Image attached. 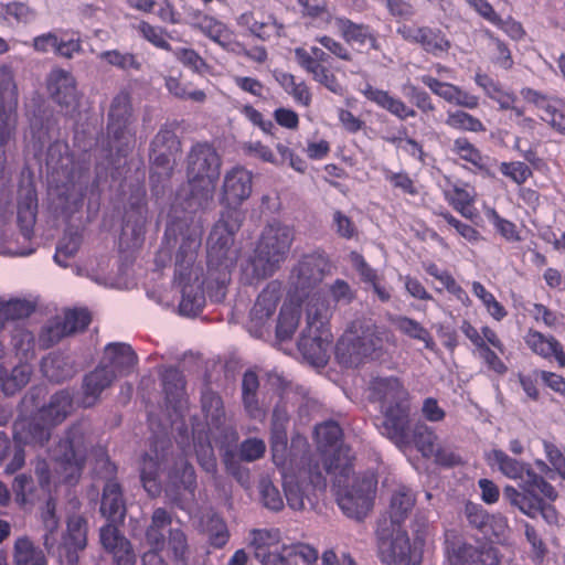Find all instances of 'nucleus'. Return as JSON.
<instances>
[{
    "label": "nucleus",
    "instance_id": "1",
    "mask_svg": "<svg viewBox=\"0 0 565 565\" xmlns=\"http://www.w3.org/2000/svg\"><path fill=\"white\" fill-rule=\"evenodd\" d=\"M369 399L377 403L382 419L379 433L398 447L414 445L425 458L435 454L437 435L430 426L417 422L412 428L411 394L397 376H376L369 384Z\"/></svg>",
    "mask_w": 565,
    "mask_h": 565
},
{
    "label": "nucleus",
    "instance_id": "2",
    "mask_svg": "<svg viewBox=\"0 0 565 565\" xmlns=\"http://www.w3.org/2000/svg\"><path fill=\"white\" fill-rule=\"evenodd\" d=\"M201 237L195 233H189L182 241L175 253L173 281L181 288L179 312L183 316L195 317L202 312L205 306V291L214 302H222L226 296L227 285L231 281L232 270L237 260L226 268L227 278L221 281V265L210 264V244L207 243L206 273L196 263Z\"/></svg>",
    "mask_w": 565,
    "mask_h": 565
},
{
    "label": "nucleus",
    "instance_id": "3",
    "mask_svg": "<svg viewBox=\"0 0 565 565\" xmlns=\"http://www.w3.org/2000/svg\"><path fill=\"white\" fill-rule=\"evenodd\" d=\"M253 192V173L243 166H235L227 170L218 195L222 206L220 218L210 232V264L223 266L221 281L227 278L228 266L238 259V250L233 247L236 233L245 220L242 205Z\"/></svg>",
    "mask_w": 565,
    "mask_h": 565
},
{
    "label": "nucleus",
    "instance_id": "4",
    "mask_svg": "<svg viewBox=\"0 0 565 565\" xmlns=\"http://www.w3.org/2000/svg\"><path fill=\"white\" fill-rule=\"evenodd\" d=\"M486 460L507 478L520 480L521 490L513 486L504 487L505 501L531 519L542 516L548 524L558 523V511L553 504L558 498V492L543 476L536 473L529 462L514 459L501 449L489 451Z\"/></svg>",
    "mask_w": 565,
    "mask_h": 565
},
{
    "label": "nucleus",
    "instance_id": "5",
    "mask_svg": "<svg viewBox=\"0 0 565 565\" xmlns=\"http://www.w3.org/2000/svg\"><path fill=\"white\" fill-rule=\"evenodd\" d=\"M270 448L274 463L281 470L282 487L288 507L294 511L313 509L326 492L327 479L317 460L291 471L287 467V428L270 427Z\"/></svg>",
    "mask_w": 565,
    "mask_h": 565
},
{
    "label": "nucleus",
    "instance_id": "6",
    "mask_svg": "<svg viewBox=\"0 0 565 565\" xmlns=\"http://www.w3.org/2000/svg\"><path fill=\"white\" fill-rule=\"evenodd\" d=\"M222 158L213 143L194 142L185 157V175L189 195L186 210L195 212L206 209L213 200L220 179Z\"/></svg>",
    "mask_w": 565,
    "mask_h": 565
},
{
    "label": "nucleus",
    "instance_id": "7",
    "mask_svg": "<svg viewBox=\"0 0 565 565\" xmlns=\"http://www.w3.org/2000/svg\"><path fill=\"white\" fill-rule=\"evenodd\" d=\"M393 333L370 320H354L335 344V358L345 367H356L365 359L383 355L384 343L393 341Z\"/></svg>",
    "mask_w": 565,
    "mask_h": 565
},
{
    "label": "nucleus",
    "instance_id": "8",
    "mask_svg": "<svg viewBox=\"0 0 565 565\" xmlns=\"http://www.w3.org/2000/svg\"><path fill=\"white\" fill-rule=\"evenodd\" d=\"M52 460L54 476L45 459H38L34 466L40 490L46 495L51 494L52 482L74 486L82 476L86 454L79 446V437H76L73 430H68L66 436L60 439L53 450Z\"/></svg>",
    "mask_w": 565,
    "mask_h": 565
},
{
    "label": "nucleus",
    "instance_id": "9",
    "mask_svg": "<svg viewBox=\"0 0 565 565\" xmlns=\"http://www.w3.org/2000/svg\"><path fill=\"white\" fill-rule=\"evenodd\" d=\"M295 234L292 225L276 218L264 226L250 258L256 277L266 278L279 269L290 253Z\"/></svg>",
    "mask_w": 565,
    "mask_h": 565
},
{
    "label": "nucleus",
    "instance_id": "10",
    "mask_svg": "<svg viewBox=\"0 0 565 565\" xmlns=\"http://www.w3.org/2000/svg\"><path fill=\"white\" fill-rule=\"evenodd\" d=\"M306 311L307 327L299 337L298 350L310 363L326 364L333 339L329 324L330 307L324 300L311 298L307 303Z\"/></svg>",
    "mask_w": 565,
    "mask_h": 565
},
{
    "label": "nucleus",
    "instance_id": "11",
    "mask_svg": "<svg viewBox=\"0 0 565 565\" xmlns=\"http://www.w3.org/2000/svg\"><path fill=\"white\" fill-rule=\"evenodd\" d=\"M317 449L322 455L323 468L328 475H333L340 484L341 479H348L353 472L352 449L343 445V430L334 420H327L315 427Z\"/></svg>",
    "mask_w": 565,
    "mask_h": 565
},
{
    "label": "nucleus",
    "instance_id": "12",
    "mask_svg": "<svg viewBox=\"0 0 565 565\" xmlns=\"http://www.w3.org/2000/svg\"><path fill=\"white\" fill-rule=\"evenodd\" d=\"M181 153L182 142L175 124H163L149 146L150 182L153 186L171 180Z\"/></svg>",
    "mask_w": 565,
    "mask_h": 565
},
{
    "label": "nucleus",
    "instance_id": "13",
    "mask_svg": "<svg viewBox=\"0 0 565 565\" xmlns=\"http://www.w3.org/2000/svg\"><path fill=\"white\" fill-rule=\"evenodd\" d=\"M379 559L385 565H418L420 556L412 550L408 534L387 518L380 519L375 531Z\"/></svg>",
    "mask_w": 565,
    "mask_h": 565
},
{
    "label": "nucleus",
    "instance_id": "14",
    "mask_svg": "<svg viewBox=\"0 0 565 565\" xmlns=\"http://www.w3.org/2000/svg\"><path fill=\"white\" fill-rule=\"evenodd\" d=\"M18 86L11 66H0V177L6 166V147L14 137L18 124Z\"/></svg>",
    "mask_w": 565,
    "mask_h": 565
},
{
    "label": "nucleus",
    "instance_id": "15",
    "mask_svg": "<svg viewBox=\"0 0 565 565\" xmlns=\"http://www.w3.org/2000/svg\"><path fill=\"white\" fill-rule=\"evenodd\" d=\"M196 488L194 467L184 456L178 455L167 471L166 495L172 503L183 509L186 502L194 500Z\"/></svg>",
    "mask_w": 565,
    "mask_h": 565
},
{
    "label": "nucleus",
    "instance_id": "16",
    "mask_svg": "<svg viewBox=\"0 0 565 565\" xmlns=\"http://www.w3.org/2000/svg\"><path fill=\"white\" fill-rule=\"evenodd\" d=\"M250 547L260 565H298L292 558L289 544H281L278 529H254L250 531Z\"/></svg>",
    "mask_w": 565,
    "mask_h": 565
},
{
    "label": "nucleus",
    "instance_id": "17",
    "mask_svg": "<svg viewBox=\"0 0 565 565\" xmlns=\"http://www.w3.org/2000/svg\"><path fill=\"white\" fill-rule=\"evenodd\" d=\"M375 492L376 482L371 478H356L350 488L338 490L337 503L348 518L362 521L373 507Z\"/></svg>",
    "mask_w": 565,
    "mask_h": 565
},
{
    "label": "nucleus",
    "instance_id": "18",
    "mask_svg": "<svg viewBox=\"0 0 565 565\" xmlns=\"http://www.w3.org/2000/svg\"><path fill=\"white\" fill-rule=\"evenodd\" d=\"M295 60L298 65L312 79L324 86L328 90L337 95H343L344 88L334 73L326 65L330 60V54L321 47L311 46L310 50L296 47L294 51Z\"/></svg>",
    "mask_w": 565,
    "mask_h": 565
},
{
    "label": "nucleus",
    "instance_id": "19",
    "mask_svg": "<svg viewBox=\"0 0 565 565\" xmlns=\"http://www.w3.org/2000/svg\"><path fill=\"white\" fill-rule=\"evenodd\" d=\"M398 35L408 43L419 45L426 53L440 56L451 47L446 34L438 28L415 24H402L396 29Z\"/></svg>",
    "mask_w": 565,
    "mask_h": 565
},
{
    "label": "nucleus",
    "instance_id": "20",
    "mask_svg": "<svg viewBox=\"0 0 565 565\" xmlns=\"http://www.w3.org/2000/svg\"><path fill=\"white\" fill-rule=\"evenodd\" d=\"M39 199L34 182L21 181L17 193V224L24 239L34 235L38 218Z\"/></svg>",
    "mask_w": 565,
    "mask_h": 565
},
{
    "label": "nucleus",
    "instance_id": "21",
    "mask_svg": "<svg viewBox=\"0 0 565 565\" xmlns=\"http://www.w3.org/2000/svg\"><path fill=\"white\" fill-rule=\"evenodd\" d=\"M237 25L246 29L253 36L262 41H270L286 35V28L274 13L262 10H249L239 14Z\"/></svg>",
    "mask_w": 565,
    "mask_h": 565
},
{
    "label": "nucleus",
    "instance_id": "22",
    "mask_svg": "<svg viewBox=\"0 0 565 565\" xmlns=\"http://www.w3.org/2000/svg\"><path fill=\"white\" fill-rule=\"evenodd\" d=\"M45 86L50 98L62 108L74 109L78 105L77 83L74 75L61 67H53Z\"/></svg>",
    "mask_w": 565,
    "mask_h": 565
},
{
    "label": "nucleus",
    "instance_id": "23",
    "mask_svg": "<svg viewBox=\"0 0 565 565\" xmlns=\"http://www.w3.org/2000/svg\"><path fill=\"white\" fill-rule=\"evenodd\" d=\"M87 521L84 516L74 514L67 519L66 532L63 535L62 545L57 547V558L67 565H76L78 552L87 545Z\"/></svg>",
    "mask_w": 565,
    "mask_h": 565
},
{
    "label": "nucleus",
    "instance_id": "24",
    "mask_svg": "<svg viewBox=\"0 0 565 565\" xmlns=\"http://www.w3.org/2000/svg\"><path fill=\"white\" fill-rule=\"evenodd\" d=\"M52 426L40 418V412L33 417H19L13 423V439L22 446L43 447L51 437Z\"/></svg>",
    "mask_w": 565,
    "mask_h": 565
},
{
    "label": "nucleus",
    "instance_id": "25",
    "mask_svg": "<svg viewBox=\"0 0 565 565\" xmlns=\"http://www.w3.org/2000/svg\"><path fill=\"white\" fill-rule=\"evenodd\" d=\"M333 21L339 35L348 45H367L371 50L375 51L380 49L376 32L371 25L356 23L343 15L334 17Z\"/></svg>",
    "mask_w": 565,
    "mask_h": 565
},
{
    "label": "nucleus",
    "instance_id": "26",
    "mask_svg": "<svg viewBox=\"0 0 565 565\" xmlns=\"http://www.w3.org/2000/svg\"><path fill=\"white\" fill-rule=\"evenodd\" d=\"M188 24L213 42L225 47L231 43V32L225 23L199 8L186 12Z\"/></svg>",
    "mask_w": 565,
    "mask_h": 565
},
{
    "label": "nucleus",
    "instance_id": "27",
    "mask_svg": "<svg viewBox=\"0 0 565 565\" xmlns=\"http://www.w3.org/2000/svg\"><path fill=\"white\" fill-rule=\"evenodd\" d=\"M282 297V285L278 280L269 281L258 294L249 311L250 322L262 328L275 315Z\"/></svg>",
    "mask_w": 565,
    "mask_h": 565
},
{
    "label": "nucleus",
    "instance_id": "28",
    "mask_svg": "<svg viewBox=\"0 0 565 565\" xmlns=\"http://www.w3.org/2000/svg\"><path fill=\"white\" fill-rule=\"evenodd\" d=\"M329 267V259L323 253L303 255L299 260L296 273L297 288L305 290L322 281Z\"/></svg>",
    "mask_w": 565,
    "mask_h": 565
},
{
    "label": "nucleus",
    "instance_id": "29",
    "mask_svg": "<svg viewBox=\"0 0 565 565\" xmlns=\"http://www.w3.org/2000/svg\"><path fill=\"white\" fill-rule=\"evenodd\" d=\"M100 543L103 547L113 555L115 565H135L136 555L131 543L113 524L100 529Z\"/></svg>",
    "mask_w": 565,
    "mask_h": 565
},
{
    "label": "nucleus",
    "instance_id": "30",
    "mask_svg": "<svg viewBox=\"0 0 565 565\" xmlns=\"http://www.w3.org/2000/svg\"><path fill=\"white\" fill-rule=\"evenodd\" d=\"M524 343L534 354L548 362H555L558 367H565V351L555 337L530 329L524 335Z\"/></svg>",
    "mask_w": 565,
    "mask_h": 565
},
{
    "label": "nucleus",
    "instance_id": "31",
    "mask_svg": "<svg viewBox=\"0 0 565 565\" xmlns=\"http://www.w3.org/2000/svg\"><path fill=\"white\" fill-rule=\"evenodd\" d=\"M361 93L369 102L386 110L399 120H406L417 116V111L413 107L408 106L399 97L392 95L388 90L366 84Z\"/></svg>",
    "mask_w": 565,
    "mask_h": 565
},
{
    "label": "nucleus",
    "instance_id": "32",
    "mask_svg": "<svg viewBox=\"0 0 565 565\" xmlns=\"http://www.w3.org/2000/svg\"><path fill=\"white\" fill-rule=\"evenodd\" d=\"M116 379V373L104 363H99L83 380V405L93 406Z\"/></svg>",
    "mask_w": 565,
    "mask_h": 565
},
{
    "label": "nucleus",
    "instance_id": "33",
    "mask_svg": "<svg viewBox=\"0 0 565 565\" xmlns=\"http://www.w3.org/2000/svg\"><path fill=\"white\" fill-rule=\"evenodd\" d=\"M446 184L447 188L443 191L445 200L463 217L471 218V207L477 196L475 186L463 181L452 182L449 178H446Z\"/></svg>",
    "mask_w": 565,
    "mask_h": 565
},
{
    "label": "nucleus",
    "instance_id": "34",
    "mask_svg": "<svg viewBox=\"0 0 565 565\" xmlns=\"http://www.w3.org/2000/svg\"><path fill=\"white\" fill-rule=\"evenodd\" d=\"M153 454L146 452L140 460V481L147 493L152 497H159L162 492V483L160 480V471L163 461L167 459L166 454H159L157 449Z\"/></svg>",
    "mask_w": 565,
    "mask_h": 565
},
{
    "label": "nucleus",
    "instance_id": "35",
    "mask_svg": "<svg viewBox=\"0 0 565 565\" xmlns=\"http://www.w3.org/2000/svg\"><path fill=\"white\" fill-rule=\"evenodd\" d=\"M105 354L108 360L106 365L115 371L116 377L130 374L138 363L136 352L127 343H109L105 348Z\"/></svg>",
    "mask_w": 565,
    "mask_h": 565
},
{
    "label": "nucleus",
    "instance_id": "36",
    "mask_svg": "<svg viewBox=\"0 0 565 565\" xmlns=\"http://www.w3.org/2000/svg\"><path fill=\"white\" fill-rule=\"evenodd\" d=\"M131 125L107 121V147L110 152L115 151L118 158L126 157L135 146L136 132Z\"/></svg>",
    "mask_w": 565,
    "mask_h": 565
},
{
    "label": "nucleus",
    "instance_id": "37",
    "mask_svg": "<svg viewBox=\"0 0 565 565\" xmlns=\"http://www.w3.org/2000/svg\"><path fill=\"white\" fill-rule=\"evenodd\" d=\"M102 514L110 521H122L126 513V505L120 484L114 480H108L103 490L100 502Z\"/></svg>",
    "mask_w": 565,
    "mask_h": 565
},
{
    "label": "nucleus",
    "instance_id": "38",
    "mask_svg": "<svg viewBox=\"0 0 565 565\" xmlns=\"http://www.w3.org/2000/svg\"><path fill=\"white\" fill-rule=\"evenodd\" d=\"M45 161L47 168L53 172H62L67 178L73 179L74 156L66 141L55 140L52 142L47 148Z\"/></svg>",
    "mask_w": 565,
    "mask_h": 565
},
{
    "label": "nucleus",
    "instance_id": "39",
    "mask_svg": "<svg viewBox=\"0 0 565 565\" xmlns=\"http://www.w3.org/2000/svg\"><path fill=\"white\" fill-rule=\"evenodd\" d=\"M162 385L167 403L174 409L182 408L186 402V381L183 373L177 367L167 369L162 375Z\"/></svg>",
    "mask_w": 565,
    "mask_h": 565
},
{
    "label": "nucleus",
    "instance_id": "40",
    "mask_svg": "<svg viewBox=\"0 0 565 565\" xmlns=\"http://www.w3.org/2000/svg\"><path fill=\"white\" fill-rule=\"evenodd\" d=\"M44 376L55 383H62L72 379L76 370L70 358L62 353H51L41 362Z\"/></svg>",
    "mask_w": 565,
    "mask_h": 565
},
{
    "label": "nucleus",
    "instance_id": "41",
    "mask_svg": "<svg viewBox=\"0 0 565 565\" xmlns=\"http://www.w3.org/2000/svg\"><path fill=\"white\" fill-rule=\"evenodd\" d=\"M73 398L68 391L62 390L52 395L50 403L43 406L40 412V418L53 427L62 423L72 412Z\"/></svg>",
    "mask_w": 565,
    "mask_h": 565
},
{
    "label": "nucleus",
    "instance_id": "42",
    "mask_svg": "<svg viewBox=\"0 0 565 565\" xmlns=\"http://www.w3.org/2000/svg\"><path fill=\"white\" fill-rule=\"evenodd\" d=\"M462 334L471 342L476 350L481 349L486 343L497 349L500 354L505 351L504 343L498 333L489 326H482L480 331L467 319H463L459 327Z\"/></svg>",
    "mask_w": 565,
    "mask_h": 565
},
{
    "label": "nucleus",
    "instance_id": "43",
    "mask_svg": "<svg viewBox=\"0 0 565 565\" xmlns=\"http://www.w3.org/2000/svg\"><path fill=\"white\" fill-rule=\"evenodd\" d=\"M390 321L402 334L422 341L429 351L435 350L436 342L431 333L419 321L407 316H393Z\"/></svg>",
    "mask_w": 565,
    "mask_h": 565
},
{
    "label": "nucleus",
    "instance_id": "44",
    "mask_svg": "<svg viewBox=\"0 0 565 565\" xmlns=\"http://www.w3.org/2000/svg\"><path fill=\"white\" fill-rule=\"evenodd\" d=\"M259 380L256 372L248 370L244 373L242 380V402L247 415L253 419H259L265 416V412L258 402Z\"/></svg>",
    "mask_w": 565,
    "mask_h": 565
},
{
    "label": "nucleus",
    "instance_id": "45",
    "mask_svg": "<svg viewBox=\"0 0 565 565\" xmlns=\"http://www.w3.org/2000/svg\"><path fill=\"white\" fill-rule=\"evenodd\" d=\"M475 546L460 540L456 534H446L444 554L447 565H473Z\"/></svg>",
    "mask_w": 565,
    "mask_h": 565
},
{
    "label": "nucleus",
    "instance_id": "46",
    "mask_svg": "<svg viewBox=\"0 0 565 565\" xmlns=\"http://www.w3.org/2000/svg\"><path fill=\"white\" fill-rule=\"evenodd\" d=\"M32 370L28 363H20L11 371L0 365V388L4 395L11 396L24 387L31 377Z\"/></svg>",
    "mask_w": 565,
    "mask_h": 565
},
{
    "label": "nucleus",
    "instance_id": "47",
    "mask_svg": "<svg viewBox=\"0 0 565 565\" xmlns=\"http://www.w3.org/2000/svg\"><path fill=\"white\" fill-rule=\"evenodd\" d=\"M172 523L171 514L164 508H157L151 515V522L146 529L145 537L150 547L164 548V531Z\"/></svg>",
    "mask_w": 565,
    "mask_h": 565
},
{
    "label": "nucleus",
    "instance_id": "48",
    "mask_svg": "<svg viewBox=\"0 0 565 565\" xmlns=\"http://www.w3.org/2000/svg\"><path fill=\"white\" fill-rule=\"evenodd\" d=\"M301 315L299 303L284 302L276 326V337L279 341H288L295 334Z\"/></svg>",
    "mask_w": 565,
    "mask_h": 565
},
{
    "label": "nucleus",
    "instance_id": "49",
    "mask_svg": "<svg viewBox=\"0 0 565 565\" xmlns=\"http://www.w3.org/2000/svg\"><path fill=\"white\" fill-rule=\"evenodd\" d=\"M415 502L413 491L407 487H399L391 499L388 522L401 525L413 510Z\"/></svg>",
    "mask_w": 565,
    "mask_h": 565
},
{
    "label": "nucleus",
    "instance_id": "50",
    "mask_svg": "<svg viewBox=\"0 0 565 565\" xmlns=\"http://www.w3.org/2000/svg\"><path fill=\"white\" fill-rule=\"evenodd\" d=\"M164 86L167 90L175 98L181 100H191L194 103H204L206 94L203 89L193 87L190 82L182 81V74H170L164 77Z\"/></svg>",
    "mask_w": 565,
    "mask_h": 565
},
{
    "label": "nucleus",
    "instance_id": "51",
    "mask_svg": "<svg viewBox=\"0 0 565 565\" xmlns=\"http://www.w3.org/2000/svg\"><path fill=\"white\" fill-rule=\"evenodd\" d=\"M14 565H47L43 551L36 547L30 537H18L13 546Z\"/></svg>",
    "mask_w": 565,
    "mask_h": 565
},
{
    "label": "nucleus",
    "instance_id": "52",
    "mask_svg": "<svg viewBox=\"0 0 565 565\" xmlns=\"http://www.w3.org/2000/svg\"><path fill=\"white\" fill-rule=\"evenodd\" d=\"M476 84L483 89L486 95L497 102L501 109L508 110L513 107L518 98L513 93L505 92L499 82L494 81L488 74L477 73L475 76Z\"/></svg>",
    "mask_w": 565,
    "mask_h": 565
},
{
    "label": "nucleus",
    "instance_id": "53",
    "mask_svg": "<svg viewBox=\"0 0 565 565\" xmlns=\"http://www.w3.org/2000/svg\"><path fill=\"white\" fill-rule=\"evenodd\" d=\"M277 82L285 92L292 97L297 105L309 107L312 103V94L303 79L298 81L297 77L287 72L276 76Z\"/></svg>",
    "mask_w": 565,
    "mask_h": 565
},
{
    "label": "nucleus",
    "instance_id": "54",
    "mask_svg": "<svg viewBox=\"0 0 565 565\" xmlns=\"http://www.w3.org/2000/svg\"><path fill=\"white\" fill-rule=\"evenodd\" d=\"M167 554L174 565H188L190 546L183 530L179 527L169 530Z\"/></svg>",
    "mask_w": 565,
    "mask_h": 565
},
{
    "label": "nucleus",
    "instance_id": "55",
    "mask_svg": "<svg viewBox=\"0 0 565 565\" xmlns=\"http://www.w3.org/2000/svg\"><path fill=\"white\" fill-rule=\"evenodd\" d=\"M83 242L82 233L76 228H66L60 239L54 254V260L62 267L67 266V260L74 257Z\"/></svg>",
    "mask_w": 565,
    "mask_h": 565
},
{
    "label": "nucleus",
    "instance_id": "56",
    "mask_svg": "<svg viewBox=\"0 0 565 565\" xmlns=\"http://www.w3.org/2000/svg\"><path fill=\"white\" fill-rule=\"evenodd\" d=\"M451 151L461 160L473 166L478 171L489 172L481 151L467 137L455 139Z\"/></svg>",
    "mask_w": 565,
    "mask_h": 565
},
{
    "label": "nucleus",
    "instance_id": "57",
    "mask_svg": "<svg viewBox=\"0 0 565 565\" xmlns=\"http://www.w3.org/2000/svg\"><path fill=\"white\" fill-rule=\"evenodd\" d=\"M107 121L134 122V107L131 94L122 89L116 94L110 103Z\"/></svg>",
    "mask_w": 565,
    "mask_h": 565
},
{
    "label": "nucleus",
    "instance_id": "58",
    "mask_svg": "<svg viewBox=\"0 0 565 565\" xmlns=\"http://www.w3.org/2000/svg\"><path fill=\"white\" fill-rule=\"evenodd\" d=\"M201 405L204 416L211 425L215 427L222 425L225 411L223 399L217 393L212 390L204 391L201 396Z\"/></svg>",
    "mask_w": 565,
    "mask_h": 565
},
{
    "label": "nucleus",
    "instance_id": "59",
    "mask_svg": "<svg viewBox=\"0 0 565 565\" xmlns=\"http://www.w3.org/2000/svg\"><path fill=\"white\" fill-rule=\"evenodd\" d=\"M34 311L32 302L22 299L0 301V329L9 320L25 319Z\"/></svg>",
    "mask_w": 565,
    "mask_h": 565
},
{
    "label": "nucleus",
    "instance_id": "60",
    "mask_svg": "<svg viewBox=\"0 0 565 565\" xmlns=\"http://www.w3.org/2000/svg\"><path fill=\"white\" fill-rule=\"evenodd\" d=\"M11 344L23 363L35 358V338L31 331L15 328L11 335Z\"/></svg>",
    "mask_w": 565,
    "mask_h": 565
},
{
    "label": "nucleus",
    "instance_id": "61",
    "mask_svg": "<svg viewBox=\"0 0 565 565\" xmlns=\"http://www.w3.org/2000/svg\"><path fill=\"white\" fill-rule=\"evenodd\" d=\"M61 318L68 337L84 332L92 322V315L87 308L65 309Z\"/></svg>",
    "mask_w": 565,
    "mask_h": 565
},
{
    "label": "nucleus",
    "instance_id": "62",
    "mask_svg": "<svg viewBox=\"0 0 565 565\" xmlns=\"http://www.w3.org/2000/svg\"><path fill=\"white\" fill-rule=\"evenodd\" d=\"M445 124L452 129L461 131H486V126L479 118L463 110L448 111Z\"/></svg>",
    "mask_w": 565,
    "mask_h": 565
},
{
    "label": "nucleus",
    "instance_id": "63",
    "mask_svg": "<svg viewBox=\"0 0 565 565\" xmlns=\"http://www.w3.org/2000/svg\"><path fill=\"white\" fill-rule=\"evenodd\" d=\"M12 491L15 497V502L21 507L26 503H33L35 500L40 499L31 475H18L12 482Z\"/></svg>",
    "mask_w": 565,
    "mask_h": 565
},
{
    "label": "nucleus",
    "instance_id": "64",
    "mask_svg": "<svg viewBox=\"0 0 565 565\" xmlns=\"http://www.w3.org/2000/svg\"><path fill=\"white\" fill-rule=\"evenodd\" d=\"M66 337L68 334L62 318L55 317L42 327L38 339L39 347L43 350L50 349Z\"/></svg>",
    "mask_w": 565,
    "mask_h": 565
}]
</instances>
